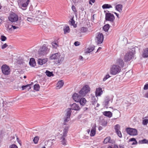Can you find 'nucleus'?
<instances>
[{
  "mask_svg": "<svg viewBox=\"0 0 148 148\" xmlns=\"http://www.w3.org/2000/svg\"><path fill=\"white\" fill-rule=\"evenodd\" d=\"M134 57V54L132 52L130 51L126 53L124 57L125 62H127L131 60Z\"/></svg>",
  "mask_w": 148,
  "mask_h": 148,
  "instance_id": "8",
  "label": "nucleus"
},
{
  "mask_svg": "<svg viewBox=\"0 0 148 148\" xmlns=\"http://www.w3.org/2000/svg\"><path fill=\"white\" fill-rule=\"evenodd\" d=\"M116 65H119L121 67H123L124 66V63L123 60L121 58H118L116 61Z\"/></svg>",
  "mask_w": 148,
  "mask_h": 148,
  "instance_id": "13",
  "label": "nucleus"
},
{
  "mask_svg": "<svg viewBox=\"0 0 148 148\" xmlns=\"http://www.w3.org/2000/svg\"><path fill=\"white\" fill-rule=\"evenodd\" d=\"M110 101V98L109 97H106L104 103L106 106H108V105Z\"/></svg>",
  "mask_w": 148,
  "mask_h": 148,
  "instance_id": "27",
  "label": "nucleus"
},
{
  "mask_svg": "<svg viewBox=\"0 0 148 148\" xmlns=\"http://www.w3.org/2000/svg\"><path fill=\"white\" fill-rule=\"evenodd\" d=\"M110 76L109 75V74H108L106 75L103 78V81H106V79H107L108 78H109L110 77Z\"/></svg>",
  "mask_w": 148,
  "mask_h": 148,
  "instance_id": "48",
  "label": "nucleus"
},
{
  "mask_svg": "<svg viewBox=\"0 0 148 148\" xmlns=\"http://www.w3.org/2000/svg\"><path fill=\"white\" fill-rule=\"evenodd\" d=\"M71 109L75 110H80V108L79 105L76 103H73L71 106Z\"/></svg>",
  "mask_w": 148,
  "mask_h": 148,
  "instance_id": "15",
  "label": "nucleus"
},
{
  "mask_svg": "<svg viewBox=\"0 0 148 148\" xmlns=\"http://www.w3.org/2000/svg\"><path fill=\"white\" fill-rule=\"evenodd\" d=\"M143 89L145 90H146L148 89V84H146L145 85Z\"/></svg>",
  "mask_w": 148,
  "mask_h": 148,
  "instance_id": "50",
  "label": "nucleus"
},
{
  "mask_svg": "<svg viewBox=\"0 0 148 148\" xmlns=\"http://www.w3.org/2000/svg\"><path fill=\"white\" fill-rule=\"evenodd\" d=\"M60 55L59 53H56L54 54H52L50 55L49 57L50 60H57L58 59L57 61L58 63H60L62 62L63 60V58H60Z\"/></svg>",
  "mask_w": 148,
  "mask_h": 148,
  "instance_id": "3",
  "label": "nucleus"
},
{
  "mask_svg": "<svg viewBox=\"0 0 148 148\" xmlns=\"http://www.w3.org/2000/svg\"><path fill=\"white\" fill-rule=\"evenodd\" d=\"M49 51V49L45 45H44L40 49L38 53L39 54L43 55L46 54Z\"/></svg>",
  "mask_w": 148,
  "mask_h": 148,
  "instance_id": "5",
  "label": "nucleus"
},
{
  "mask_svg": "<svg viewBox=\"0 0 148 148\" xmlns=\"http://www.w3.org/2000/svg\"><path fill=\"white\" fill-rule=\"evenodd\" d=\"M81 96L79 95L78 94L75 93L72 95V98L73 99L77 102H78L81 98Z\"/></svg>",
  "mask_w": 148,
  "mask_h": 148,
  "instance_id": "12",
  "label": "nucleus"
},
{
  "mask_svg": "<svg viewBox=\"0 0 148 148\" xmlns=\"http://www.w3.org/2000/svg\"><path fill=\"white\" fill-rule=\"evenodd\" d=\"M65 136H62L61 137L60 139L62 144L64 145H66V141L65 139Z\"/></svg>",
  "mask_w": 148,
  "mask_h": 148,
  "instance_id": "23",
  "label": "nucleus"
},
{
  "mask_svg": "<svg viewBox=\"0 0 148 148\" xmlns=\"http://www.w3.org/2000/svg\"><path fill=\"white\" fill-rule=\"evenodd\" d=\"M12 28H13L14 29H15L18 28V27H16L15 26L12 25Z\"/></svg>",
  "mask_w": 148,
  "mask_h": 148,
  "instance_id": "59",
  "label": "nucleus"
},
{
  "mask_svg": "<svg viewBox=\"0 0 148 148\" xmlns=\"http://www.w3.org/2000/svg\"><path fill=\"white\" fill-rule=\"evenodd\" d=\"M94 49V47H89L85 51L86 53H89L92 51Z\"/></svg>",
  "mask_w": 148,
  "mask_h": 148,
  "instance_id": "28",
  "label": "nucleus"
},
{
  "mask_svg": "<svg viewBox=\"0 0 148 148\" xmlns=\"http://www.w3.org/2000/svg\"><path fill=\"white\" fill-rule=\"evenodd\" d=\"M143 56L144 58H147L148 57V48L144 50V52L143 54Z\"/></svg>",
  "mask_w": 148,
  "mask_h": 148,
  "instance_id": "25",
  "label": "nucleus"
},
{
  "mask_svg": "<svg viewBox=\"0 0 148 148\" xmlns=\"http://www.w3.org/2000/svg\"><path fill=\"white\" fill-rule=\"evenodd\" d=\"M138 143L140 144H148V140L146 139H143V140H140Z\"/></svg>",
  "mask_w": 148,
  "mask_h": 148,
  "instance_id": "31",
  "label": "nucleus"
},
{
  "mask_svg": "<svg viewBox=\"0 0 148 148\" xmlns=\"http://www.w3.org/2000/svg\"><path fill=\"white\" fill-rule=\"evenodd\" d=\"M40 87L39 84H36L34 86V89L36 91H38L40 89Z\"/></svg>",
  "mask_w": 148,
  "mask_h": 148,
  "instance_id": "33",
  "label": "nucleus"
},
{
  "mask_svg": "<svg viewBox=\"0 0 148 148\" xmlns=\"http://www.w3.org/2000/svg\"><path fill=\"white\" fill-rule=\"evenodd\" d=\"M71 23L72 25H73L75 24V21L73 20V18L71 19Z\"/></svg>",
  "mask_w": 148,
  "mask_h": 148,
  "instance_id": "55",
  "label": "nucleus"
},
{
  "mask_svg": "<svg viewBox=\"0 0 148 148\" xmlns=\"http://www.w3.org/2000/svg\"><path fill=\"white\" fill-rule=\"evenodd\" d=\"M29 64L32 66L34 67L36 65V63L34 59L33 58H31L30 59L29 62Z\"/></svg>",
  "mask_w": 148,
  "mask_h": 148,
  "instance_id": "20",
  "label": "nucleus"
},
{
  "mask_svg": "<svg viewBox=\"0 0 148 148\" xmlns=\"http://www.w3.org/2000/svg\"><path fill=\"white\" fill-rule=\"evenodd\" d=\"M39 137L38 136L35 137L33 140V141L35 144H37L39 140Z\"/></svg>",
  "mask_w": 148,
  "mask_h": 148,
  "instance_id": "30",
  "label": "nucleus"
},
{
  "mask_svg": "<svg viewBox=\"0 0 148 148\" xmlns=\"http://www.w3.org/2000/svg\"><path fill=\"white\" fill-rule=\"evenodd\" d=\"M10 148H18V147L16 145L13 144L10 146Z\"/></svg>",
  "mask_w": 148,
  "mask_h": 148,
  "instance_id": "51",
  "label": "nucleus"
},
{
  "mask_svg": "<svg viewBox=\"0 0 148 148\" xmlns=\"http://www.w3.org/2000/svg\"><path fill=\"white\" fill-rule=\"evenodd\" d=\"M120 128V126L119 125L117 124L115 126L114 128L115 131L119 130Z\"/></svg>",
  "mask_w": 148,
  "mask_h": 148,
  "instance_id": "45",
  "label": "nucleus"
},
{
  "mask_svg": "<svg viewBox=\"0 0 148 148\" xmlns=\"http://www.w3.org/2000/svg\"><path fill=\"white\" fill-rule=\"evenodd\" d=\"M114 14H116L117 18H119V14L116 12H115Z\"/></svg>",
  "mask_w": 148,
  "mask_h": 148,
  "instance_id": "63",
  "label": "nucleus"
},
{
  "mask_svg": "<svg viewBox=\"0 0 148 148\" xmlns=\"http://www.w3.org/2000/svg\"><path fill=\"white\" fill-rule=\"evenodd\" d=\"M27 20L28 22L32 23L34 21V19L28 17Z\"/></svg>",
  "mask_w": 148,
  "mask_h": 148,
  "instance_id": "46",
  "label": "nucleus"
},
{
  "mask_svg": "<svg viewBox=\"0 0 148 148\" xmlns=\"http://www.w3.org/2000/svg\"><path fill=\"white\" fill-rule=\"evenodd\" d=\"M137 144V141L136 142H134L132 143L131 144L132 145H136Z\"/></svg>",
  "mask_w": 148,
  "mask_h": 148,
  "instance_id": "60",
  "label": "nucleus"
},
{
  "mask_svg": "<svg viewBox=\"0 0 148 148\" xmlns=\"http://www.w3.org/2000/svg\"><path fill=\"white\" fill-rule=\"evenodd\" d=\"M70 118L66 116L64 118V124H65V123L68 122L70 120Z\"/></svg>",
  "mask_w": 148,
  "mask_h": 148,
  "instance_id": "36",
  "label": "nucleus"
},
{
  "mask_svg": "<svg viewBox=\"0 0 148 148\" xmlns=\"http://www.w3.org/2000/svg\"><path fill=\"white\" fill-rule=\"evenodd\" d=\"M110 27V26L108 24L105 25L103 27V30L105 32H108Z\"/></svg>",
  "mask_w": 148,
  "mask_h": 148,
  "instance_id": "29",
  "label": "nucleus"
},
{
  "mask_svg": "<svg viewBox=\"0 0 148 148\" xmlns=\"http://www.w3.org/2000/svg\"><path fill=\"white\" fill-rule=\"evenodd\" d=\"M96 125H94L93 127H92V128L91 130L90 135L91 136H93L95 135L96 134Z\"/></svg>",
  "mask_w": 148,
  "mask_h": 148,
  "instance_id": "17",
  "label": "nucleus"
},
{
  "mask_svg": "<svg viewBox=\"0 0 148 148\" xmlns=\"http://www.w3.org/2000/svg\"><path fill=\"white\" fill-rule=\"evenodd\" d=\"M103 94V91L100 87L97 88L95 91L96 97L100 96Z\"/></svg>",
  "mask_w": 148,
  "mask_h": 148,
  "instance_id": "14",
  "label": "nucleus"
},
{
  "mask_svg": "<svg viewBox=\"0 0 148 148\" xmlns=\"http://www.w3.org/2000/svg\"><path fill=\"white\" fill-rule=\"evenodd\" d=\"M97 103V102L96 101H94L92 102V104L95 107L96 106Z\"/></svg>",
  "mask_w": 148,
  "mask_h": 148,
  "instance_id": "56",
  "label": "nucleus"
},
{
  "mask_svg": "<svg viewBox=\"0 0 148 148\" xmlns=\"http://www.w3.org/2000/svg\"><path fill=\"white\" fill-rule=\"evenodd\" d=\"M116 132L117 135L119 137L121 138L122 137V135L121 133V132L120 131L118 130L116 131Z\"/></svg>",
  "mask_w": 148,
  "mask_h": 148,
  "instance_id": "43",
  "label": "nucleus"
},
{
  "mask_svg": "<svg viewBox=\"0 0 148 148\" xmlns=\"http://www.w3.org/2000/svg\"><path fill=\"white\" fill-rule=\"evenodd\" d=\"M103 113L104 115L109 118L111 117L112 116V113L110 111H104Z\"/></svg>",
  "mask_w": 148,
  "mask_h": 148,
  "instance_id": "19",
  "label": "nucleus"
},
{
  "mask_svg": "<svg viewBox=\"0 0 148 148\" xmlns=\"http://www.w3.org/2000/svg\"><path fill=\"white\" fill-rule=\"evenodd\" d=\"M95 1V0H90L89 1V4L91 5H92V2L94 3Z\"/></svg>",
  "mask_w": 148,
  "mask_h": 148,
  "instance_id": "52",
  "label": "nucleus"
},
{
  "mask_svg": "<svg viewBox=\"0 0 148 148\" xmlns=\"http://www.w3.org/2000/svg\"><path fill=\"white\" fill-rule=\"evenodd\" d=\"M8 18L9 20L12 22H14L18 21V17L16 14L12 13L10 14Z\"/></svg>",
  "mask_w": 148,
  "mask_h": 148,
  "instance_id": "9",
  "label": "nucleus"
},
{
  "mask_svg": "<svg viewBox=\"0 0 148 148\" xmlns=\"http://www.w3.org/2000/svg\"><path fill=\"white\" fill-rule=\"evenodd\" d=\"M110 139V136H108L106 137L105 139L103 141V143L105 144L107 143L108 142H109Z\"/></svg>",
  "mask_w": 148,
  "mask_h": 148,
  "instance_id": "34",
  "label": "nucleus"
},
{
  "mask_svg": "<svg viewBox=\"0 0 148 148\" xmlns=\"http://www.w3.org/2000/svg\"><path fill=\"white\" fill-rule=\"evenodd\" d=\"M71 109L68 108L67 110V112L66 113V116H68V117H70V116L71 114Z\"/></svg>",
  "mask_w": 148,
  "mask_h": 148,
  "instance_id": "32",
  "label": "nucleus"
},
{
  "mask_svg": "<svg viewBox=\"0 0 148 148\" xmlns=\"http://www.w3.org/2000/svg\"><path fill=\"white\" fill-rule=\"evenodd\" d=\"M64 85V82L62 80L58 81L57 84L56 88L57 89H60Z\"/></svg>",
  "mask_w": 148,
  "mask_h": 148,
  "instance_id": "18",
  "label": "nucleus"
},
{
  "mask_svg": "<svg viewBox=\"0 0 148 148\" xmlns=\"http://www.w3.org/2000/svg\"><path fill=\"white\" fill-rule=\"evenodd\" d=\"M83 57L81 56H80L79 57V60H81L82 61L83 60Z\"/></svg>",
  "mask_w": 148,
  "mask_h": 148,
  "instance_id": "58",
  "label": "nucleus"
},
{
  "mask_svg": "<svg viewBox=\"0 0 148 148\" xmlns=\"http://www.w3.org/2000/svg\"><path fill=\"white\" fill-rule=\"evenodd\" d=\"M40 15H41L42 16V17H41V18L46 17L47 16L46 14V13L45 12H41L40 13Z\"/></svg>",
  "mask_w": 148,
  "mask_h": 148,
  "instance_id": "41",
  "label": "nucleus"
},
{
  "mask_svg": "<svg viewBox=\"0 0 148 148\" xmlns=\"http://www.w3.org/2000/svg\"><path fill=\"white\" fill-rule=\"evenodd\" d=\"M129 141L136 142V141H137L136 140L135 138H130L129 140Z\"/></svg>",
  "mask_w": 148,
  "mask_h": 148,
  "instance_id": "53",
  "label": "nucleus"
},
{
  "mask_svg": "<svg viewBox=\"0 0 148 148\" xmlns=\"http://www.w3.org/2000/svg\"><path fill=\"white\" fill-rule=\"evenodd\" d=\"M74 45L75 46H78L79 45V42L78 41H76L75 42Z\"/></svg>",
  "mask_w": 148,
  "mask_h": 148,
  "instance_id": "54",
  "label": "nucleus"
},
{
  "mask_svg": "<svg viewBox=\"0 0 148 148\" xmlns=\"http://www.w3.org/2000/svg\"><path fill=\"white\" fill-rule=\"evenodd\" d=\"M121 71V67L115 64L112 65L110 68V73L112 75H116L120 73Z\"/></svg>",
  "mask_w": 148,
  "mask_h": 148,
  "instance_id": "1",
  "label": "nucleus"
},
{
  "mask_svg": "<svg viewBox=\"0 0 148 148\" xmlns=\"http://www.w3.org/2000/svg\"><path fill=\"white\" fill-rule=\"evenodd\" d=\"M126 131L127 134L131 136H136L138 134L137 130L135 129L127 128Z\"/></svg>",
  "mask_w": 148,
  "mask_h": 148,
  "instance_id": "6",
  "label": "nucleus"
},
{
  "mask_svg": "<svg viewBox=\"0 0 148 148\" xmlns=\"http://www.w3.org/2000/svg\"><path fill=\"white\" fill-rule=\"evenodd\" d=\"M46 75L49 77H50L52 75H53L52 73L48 71H46Z\"/></svg>",
  "mask_w": 148,
  "mask_h": 148,
  "instance_id": "39",
  "label": "nucleus"
},
{
  "mask_svg": "<svg viewBox=\"0 0 148 148\" xmlns=\"http://www.w3.org/2000/svg\"><path fill=\"white\" fill-rule=\"evenodd\" d=\"M51 44L52 45L53 47V48H56L58 46V44L55 42H52Z\"/></svg>",
  "mask_w": 148,
  "mask_h": 148,
  "instance_id": "40",
  "label": "nucleus"
},
{
  "mask_svg": "<svg viewBox=\"0 0 148 148\" xmlns=\"http://www.w3.org/2000/svg\"><path fill=\"white\" fill-rule=\"evenodd\" d=\"M78 102H79L81 106H84L86 103V100L84 98H81Z\"/></svg>",
  "mask_w": 148,
  "mask_h": 148,
  "instance_id": "21",
  "label": "nucleus"
},
{
  "mask_svg": "<svg viewBox=\"0 0 148 148\" xmlns=\"http://www.w3.org/2000/svg\"><path fill=\"white\" fill-rule=\"evenodd\" d=\"M145 97L148 98V91L145 94Z\"/></svg>",
  "mask_w": 148,
  "mask_h": 148,
  "instance_id": "61",
  "label": "nucleus"
},
{
  "mask_svg": "<svg viewBox=\"0 0 148 148\" xmlns=\"http://www.w3.org/2000/svg\"><path fill=\"white\" fill-rule=\"evenodd\" d=\"M112 8V6L111 5L107 4H104L102 6V8L103 9Z\"/></svg>",
  "mask_w": 148,
  "mask_h": 148,
  "instance_id": "26",
  "label": "nucleus"
},
{
  "mask_svg": "<svg viewBox=\"0 0 148 148\" xmlns=\"http://www.w3.org/2000/svg\"><path fill=\"white\" fill-rule=\"evenodd\" d=\"M48 60V59L47 58L41 59H38V64L40 65H42L46 63Z\"/></svg>",
  "mask_w": 148,
  "mask_h": 148,
  "instance_id": "16",
  "label": "nucleus"
},
{
  "mask_svg": "<svg viewBox=\"0 0 148 148\" xmlns=\"http://www.w3.org/2000/svg\"><path fill=\"white\" fill-rule=\"evenodd\" d=\"M8 46V45L6 43H5L2 45L1 48L2 49H4L6 48Z\"/></svg>",
  "mask_w": 148,
  "mask_h": 148,
  "instance_id": "49",
  "label": "nucleus"
},
{
  "mask_svg": "<svg viewBox=\"0 0 148 148\" xmlns=\"http://www.w3.org/2000/svg\"><path fill=\"white\" fill-rule=\"evenodd\" d=\"M81 31L82 32H86L88 31V29L84 27H82L81 29Z\"/></svg>",
  "mask_w": 148,
  "mask_h": 148,
  "instance_id": "38",
  "label": "nucleus"
},
{
  "mask_svg": "<svg viewBox=\"0 0 148 148\" xmlns=\"http://www.w3.org/2000/svg\"><path fill=\"white\" fill-rule=\"evenodd\" d=\"M7 39V38L5 36H1V39L2 41H5Z\"/></svg>",
  "mask_w": 148,
  "mask_h": 148,
  "instance_id": "47",
  "label": "nucleus"
},
{
  "mask_svg": "<svg viewBox=\"0 0 148 148\" xmlns=\"http://www.w3.org/2000/svg\"><path fill=\"white\" fill-rule=\"evenodd\" d=\"M69 27H66L64 29V33L65 34H66L67 33H68L69 32Z\"/></svg>",
  "mask_w": 148,
  "mask_h": 148,
  "instance_id": "37",
  "label": "nucleus"
},
{
  "mask_svg": "<svg viewBox=\"0 0 148 148\" xmlns=\"http://www.w3.org/2000/svg\"><path fill=\"white\" fill-rule=\"evenodd\" d=\"M123 6L121 4H118L116 6V10L119 12H121L122 10Z\"/></svg>",
  "mask_w": 148,
  "mask_h": 148,
  "instance_id": "24",
  "label": "nucleus"
},
{
  "mask_svg": "<svg viewBox=\"0 0 148 148\" xmlns=\"http://www.w3.org/2000/svg\"><path fill=\"white\" fill-rule=\"evenodd\" d=\"M90 90V88L88 85L84 86L79 92V94L82 96L84 97Z\"/></svg>",
  "mask_w": 148,
  "mask_h": 148,
  "instance_id": "2",
  "label": "nucleus"
},
{
  "mask_svg": "<svg viewBox=\"0 0 148 148\" xmlns=\"http://www.w3.org/2000/svg\"><path fill=\"white\" fill-rule=\"evenodd\" d=\"M2 73L4 75H8L10 74V69L9 66L6 64H3L1 67Z\"/></svg>",
  "mask_w": 148,
  "mask_h": 148,
  "instance_id": "4",
  "label": "nucleus"
},
{
  "mask_svg": "<svg viewBox=\"0 0 148 148\" xmlns=\"http://www.w3.org/2000/svg\"><path fill=\"white\" fill-rule=\"evenodd\" d=\"M115 19L114 15L110 13H106V14L105 19L106 21L113 22Z\"/></svg>",
  "mask_w": 148,
  "mask_h": 148,
  "instance_id": "10",
  "label": "nucleus"
},
{
  "mask_svg": "<svg viewBox=\"0 0 148 148\" xmlns=\"http://www.w3.org/2000/svg\"><path fill=\"white\" fill-rule=\"evenodd\" d=\"M118 148V146H117V145H114V146L113 147V148Z\"/></svg>",
  "mask_w": 148,
  "mask_h": 148,
  "instance_id": "64",
  "label": "nucleus"
},
{
  "mask_svg": "<svg viewBox=\"0 0 148 148\" xmlns=\"http://www.w3.org/2000/svg\"><path fill=\"white\" fill-rule=\"evenodd\" d=\"M31 85V84H27V85H25V86H23L21 87V88H22V90H24L25 89V88L27 87H29L28 90L30 89L31 88V87L30 86Z\"/></svg>",
  "mask_w": 148,
  "mask_h": 148,
  "instance_id": "35",
  "label": "nucleus"
},
{
  "mask_svg": "<svg viewBox=\"0 0 148 148\" xmlns=\"http://www.w3.org/2000/svg\"><path fill=\"white\" fill-rule=\"evenodd\" d=\"M104 36L101 33H99L97 34L96 38V41L97 44H100L103 41Z\"/></svg>",
  "mask_w": 148,
  "mask_h": 148,
  "instance_id": "7",
  "label": "nucleus"
},
{
  "mask_svg": "<svg viewBox=\"0 0 148 148\" xmlns=\"http://www.w3.org/2000/svg\"><path fill=\"white\" fill-rule=\"evenodd\" d=\"M143 124L144 125H147L148 123V119H145L143 121Z\"/></svg>",
  "mask_w": 148,
  "mask_h": 148,
  "instance_id": "42",
  "label": "nucleus"
},
{
  "mask_svg": "<svg viewBox=\"0 0 148 148\" xmlns=\"http://www.w3.org/2000/svg\"><path fill=\"white\" fill-rule=\"evenodd\" d=\"M29 2L30 0H19L18 1L19 5L23 7H27Z\"/></svg>",
  "mask_w": 148,
  "mask_h": 148,
  "instance_id": "11",
  "label": "nucleus"
},
{
  "mask_svg": "<svg viewBox=\"0 0 148 148\" xmlns=\"http://www.w3.org/2000/svg\"><path fill=\"white\" fill-rule=\"evenodd\" d=\"M96 107H95V110H98V109L97 108H97L99 107V106H100V105L99 103H97L96 104Z\"/></svg>",
  "mask_w": 148,
  "mask_h": 148,
  "instance_id": "57",
  "label": "nucleus"
},
{
  "mask_svg": "<svg viewBox=\"0 0 148 148\" xmlns=\"http://www.w3.org/2000/svg\"><path fill=\"white\" fill-rule=\"evenodd\" d=\"M80 10L82 11H84V8L83 7H81Z\"/></svg>",
  "mask_w": 148,
  "mask_h": 148,
  "instance_id": "62",
  "label": "nucleus"
},
{
  "mask_svg": "<svg viewBox=\"0 0 148 148\" xmlns=\"http://www.w3.org/2000/svg\"><path fill=\"white\" fill-rule=\"evenodd\" d=\"M69 127H65L63 131V134L62 136H67V134L68 132V130Z\"/></svg>",
  "mask_w": 148,
  "mask_h": 148,
  "instance_id": "22",
  "label": "nucleus"
},
{
  "mask_svg": "<svg viewBox=\"0 0 148 148\" xmlns=\"http://www.w3.org/2000/svg\"><path fill=\"white\" fill-rule=\"evenodd\" d=\"M72 9L74 12L75 13L77 12V10L76 9V7L74 5H72L71 7Z\"/></svg>",
  "mask_w": 148,
  "mask_h": 148,
  "instance_id": "44",
  "label": "nucleus"
}]
</instances>
